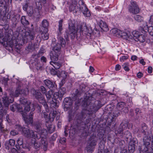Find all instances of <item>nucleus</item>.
<instances>
[{
    "instance_id": "32",
    "label": "nucleus",
    "mask_w": 153,
    "mask_h": 153,
    "mask_svg": "<svg viewBox=\"0 0 153 153\" xmlns=\"http://www.w3.org/2000/svg\"><path fill=\"white\" fill-rule=\"evenodd\" d=\"M56 113V111H53L51 112L49 114L50 121L51 122L53 120L54 118L55 117Z\"/></svg>"
},
{
    "instance_id": "50",
    "label": "nucleus",
    "mask_w": 153,
    "mask_h": 153,
    "mask_svg": "<svg viewBox=\"0 0 153 153\" xmlns=\"http://www.w3.org/2000/svg\"><path fill=\"white\" fill-rule=\"evenodd\" d=\"M17 142L19 145L21 146L22 145L23 143V137H19L17 141Z\"/></svg>"
},
{
    "instance_id": "10",
    "label": "nucleus",
    "mask_w": 153,
    "mask_h": 153,
    "mask_svg": "<svg viewBox=\"0 0 153 153\" xmlns=\"http://www.w3.org/2000/svg\"><path fill=\"white\" fill-rule=\"evenodd\" d=\"M22 134L27 137H31L34 138H38L37 135L32 130H30L29 129L27 128H24L22 129Z\"/></svg>"
},
{
    "instance_id": "5",
    "label": "nucleus",
    "mask_w": 153,
    "mask_h": 153,
    "mask_svg": "<svg viewBox=\"0 0 153 153\" xmlns=\"http://www.w3.org/2000/svg\"><path fill=\"white\" fill-rule=\"evenodd\" d=\"M31 91V94L39 102L43 105L45 107L47 108L48 105L45 99L44 95L39 91L35 90L34 88L32 89Z\"/></svg>"
},
{
    "instance_id": "12",
    "label": "nucleus",
    "mask_w": 153,
    "mask_h": 153,
    "mask_svg": "<svg viewBox=\"0 0 153 153\" xmlns=\"http://www.w3.org/2000/svg\"><path fill=\"white\" fill-rule=\"evenodd\" d=\"M79 3L81 4L79 7V9L82 12L84 15L87 17L89 16L90 15V12L85 5L84 4L83 2L82 1H80L79 2Z\"/></svg>"
},
{
    "instance_id": "58",
    "label": "nucleus",
    "mask_w": 153,
    "mask_h": 153,
    "mask_svg": "<svg viewBox=\"0 0 153 153\" xmlns=\"http://www.w3.org/2000/svg\"><path fill=\"white\" fill-rule=\"evenodd\" d=\"M128 55L123 56L120 58V61L121 62H123L124 60L127 59H128Z\"/></svg>"
},
{
    "instance_id": "36",
    "label": "nucleus",
    "mask_w": 153,
    "mask_h": 153,
    "mask_svg": "<svg viewBox=\"0 0 153 153\" xmlns=\"http://www.w3.org/2000/svg\"><path fill=\"white\" fill-rule=\"evenodd\" d=\"M123 130L121 128H120L118 130H116L115 133L117 135L119 136L122 137L123 135Z\"/></svg>"
},
{
    "instance_id": "35",
    "label": "nucleus",
    "mask_w": 153,
    "mask_h": 153,
    "mask_svg": "<svg viewBox=\"0 0 153 153\" xmlns=\"http://www.w3.org/2000/svg\"><path fill=\"white\" fill-rule=\"evenodd\" d=\"M41 115L42 118L45 119L47 123L48 121H50L49 117L47 113L46 112H42L41 114Z\"/></svg>"
},
{
    "instance_id": "23",
    "label": "nucleus",
    "mask_w": 153,
    "mask_h": 153,
    "mask_svg": "<svg viewBox=\"0 0 153 153\" xmlns=\"http://www.w3.org/2000/svg\"><path fill=\"white\" fill-rule=\"evenodd\" d=\"M99 26L101 29L104 31L107 32L109 30L106 23L103 22L102 21L100 22Z\"/></svg>"
},
{
    "instance_id": "49",
    "label": "nucleus",
    "mask_w": 153,
    "mask_h": 153,
    "mask_svg": "<svg viewBox=\"0 0 153 153\" xmlns=\"http://www.w3.org/2000/svg\"><path fill=\"white\" fill-rule=\"evenodd\" d=\"M126 133H128V134L127 135H126L125 136V137L126 138L127 140H130V141L132 139L131 134V133L128 131H126Z\"/></svg>"
},
{
    "instance_id": "17",
    "label": "nucleus",
    "mask_w": 153,
    "mask_h": 153,
    "mask_svg": "<svg viewBox=\"0 0 153 153\" xmlns=\"http://www.w3.org/2000/svg\"><path fill=\"white\" fill-rule=\"evenodd\" d=\"M57 101L55 99H52V100H49L48 101V104L50 105V107L51 108H56L58 107L57 104Z\"/></svg>"
},
{
    "instance_id": "3",
    "label": "nucleus",
    "mask_w": 153,
    "mask_h": 153,
    "mask_svg": "<svg viewBox=\"0 0 153 153\" xmlns=\"http://www.w3.org/2000/svg\"><path fill=\"white\" fill-rule=\"evenodd\" d=\"M13 101V99H9V98L7 96V94H5L2 98L3 103L4 107H2V105H0V113H1L0 114L2 115V116L5 115L7 121L9 123L11 122V120L9 119L8 115L6 114L9 104L12 103Z\"/></svg>"
},
{
    "instance_id": "44",
    "label": "nucleus",
    "mask_w": 153,
    "mask_h": 153,
    "mask_svg": "<svg viewBox=\"0 0 153 153\" xmlns=\"http://www.w3.org/2000/svg\"><path fill=\"white\" fill-rule=\"evenodd\" d=\"M62 22L63 21L62 20H61L59 22V33L60 34L61 33V31L63 30L62 28Z\"/></svg>"
},
{
    "instance_id": "31",
    "label": "nucleus",
    "mask_w": 153,
    "mask_h": 153,
    "mask_svg": "<svg viewBox=\"0 0 153 153\" xmlns=\"http://www.w3.org/2000/svg\"><path fill=\"white\" fill-rule=\"evenodd\" d=\"M126 106V104L123 102H120L117 103V108L119 110H121L122 108Z\"/></svg>"
},
{
    "instance_id": "29",
    "label": "nucleus",
    "mask_w": 153,
    "mask_h": 153,
    "mask_svg": "<svg viewBox=\"0 0 153 153\" xmlns=\"http://www.w3.org/2000/svg\"><path fill=\"white\" fill-rule=\"evenodd\" d=\"M65 88L62 87L59 90V92L56 93V95L59 94V97H61L65 94Z\"/></svg>"
},
{
    "instance_id": "11",
    "label": "nucleus",
    "mask_w": 153,
    "mask_h": 153,
    "mask_svg": "<svg viewBox=\"0 0 153 153\" xmlns=\"http://www.w3.org/2000/svg\"><path fill=\"white\" fill-rule=\"evenodd\" d=\"M30 104H27L24 106V110L25 112L29 111L30 110L31 112H33L35 110V108L36 107L39 110L41 109V106L38 104L35 105L34 104H31L29 102Z\"/></svg>"
},
{
    "instance_id": "57",
    "label": "nucleus",
    "mask_w": 153,
    "mask_h": 153,
    "mask_svg": "<svg viewBox=\"0 0 153 153\" xmlns=\"http://www.w3.org/2000/svg\"><path fill=\"white\" fill-rule=\"evenodd\" d=\"M14 127L15 129H16L19 131H22V129L24 128L20 125H16Z\"/></svg>"
},
{
    "instance_id": "8",
    "label": "nucleus",
    "mask_w": 153,
    "mask_h": 153,
    "mask_svg": "<svg viewBox=\"0 0 153 153\" xmlns=\"http://www.w3.org/2000/svg\"><path fill=\"white\" fill-rule=\"evenodd\" d=\"M58 40L59 43H57L54 46L53 48V51L52 52H55L56 53H60V50L61 46L62 47H65L66 45V42L65 39L61 37H59Z\"/></svg>"
},
{
    "instance_id": "43",
    "label": "nucleus",
    "mask_w": 153,
    "mask_h": 153,
    "mask_svg": "<svg viewBox=\"0 0 153 153\" xmlns=\"http://www.w3.org/2000/svg\"><path fill=\"white\" fill-rule=\"evenodd\" d=\"M0 7H3L5 9L6 8V4L5 1L4 0H0Z\"/></svg>"
},
{
    "instance_id": "30",
    "label": "nucleus",
    "mask_w": 153,
    "mask_h": 153,
    "mask_svg": "<svg viewBox=\"0 0 153 153\" xmlns=\"http://www.w3.org/2000/svg\"><path fill=\"white\" fill-rule=\"evenodd\" d=\"M21 21L22 24L24 26H27L29 24V22L26 19L25 16H22Z\"/></svg>"
},
{
    "instance_id": "7",
    "label": "nucleus",
    "mask_w": 153,
    "mask_h": 153,
    "mask_svg": "<svg viewBox=\"0 0 153 153\" xmlns=\"http://www.w3.org/2000/svg\"><path fill=\"white\" fill-rule=\"evenodd\" d=\"M46 0H36V7L34 10L33 16L36 18H39L41 13L42 5L39 2H42L45 4L46 3Z\"/></svg>"
},
{
    "instance_id": "39",
    "label": "nucleus",
    "mask_w": 153,
    "mask_h": 153,
    "mask_svg": "<svg viewBox=\"0 0 153 153\" xmlns=\"http://www.w3.org/2000/svg\"><path fill=\"white\" fill-rule=\"evenodd\" d=\"M35 126L36 131L37 132H40L42 129L41 126V124L39 123H36L35 124Z\"/></svg>"
},
{
    "instance_id": "37",
    "label": "nucleus",
    "mask_w": 153,
    "mask_h": 153,
    "mask_svg": "<svg viewBox=\"0 0 153 153\" xmlns=\"http://www.w3.org/2000/svg\"><path fill=\"white\" fill-rule=\"evenodd\" d=\"M32 59H33L32 58ZM34 59L35 61L36 62L35 63V65L36 68V69L37 70H39L41 68V66L40 64V62L38 60L37 58L36 59L34 58V59Z\"/></svg>"
},
{
    "instance_id": "20",
    "label": "nucleus",
    "mask_w": 153,
    "mask_h": 153,
    "mask_svg": "<svg viewBox=\"0 0 153 153\" xmlns=\"http://www.w3.org/2000/svg\"><path fill=\"white\" fill-rule=\"evenodd\" d=\"M60 53L55 52H52L50 53V57L51 61H56L58 60V56Z\"/></svg>"
},
{
    "instance_id": "21",
    "label": "nucleus",
    "mask_w": 153,
    "mask_h": 153,
    "mask_svg": "<svg viewBox=\"0 0 153 153\" xmlns=\"http://www.w3.org/2000/svg\"><path fill=\"white\" fill-rule=\"evenodd\" d=\"M147 127L145 123L142 124L141 127L138 130L139 133H141L144 135L146 134Z\"/></svg>"
},
{
    "instance_id": "51",
    "label": "nucleus",
    "mask_w": 153,
    "mask_h": 153,
    "mask_svg": "<svg viewBox=\"0 0 153 153\" xmlns=\"http://www.w3.org/2000/svg\"><path fill=\"white\" fill-rule=\"evenodd\" d=\"M94 148L89 144L87 146L86 148V149L88 152H89L92 151Z\"/></svg>"
},
{
    "instance_id": "48",
    "label": "nucleus",
    "mask_w": 153,
    "mask_h": 153,
    "mask_svg": "<svg viewBox=\"0 0 153 153\" xmlns=\"http://www.w3.org/2000/svg\"><path fill=\"white\" fill-rule=\"evenodd\" d=\"M38 132L41 135L46 136L47 134V131L44 128L41 129L40 131Z\"/></svg>"
},
{
    "instance_id": "45",
    "label": "nucleus",
    "mask_w": 153,
    "mask_h": 153,
    "mask_svg": "<svg viewBox=\"0 0 153 153\" xmlns=\"http://www.w3.org/2000/svg\"><path fill=\"white\" fill-rule=\"evenodd\" d=\"M20 101L21 103L22 104L25 105L26 104H28L27 99L24 97H21L20 99Z\"/></svg>"
},
{
    "instance_id": "42",
    "label": "nucleus",
    "mask_w": 153,
    "mask_h": 153,
    "mask_svg": "<svg viewBox=\"0 0 153 153\" xmlns=\"http://www.w3.org/2000/svg\"><path fill=\"white\" fill-rule=\"evenodd\" d=\"M52 92V91H49L47 92L45 94L46 96V98L47 99V101H48L49 100H52L53 99L51 97V93Z\"/></svg>"
},
{
    "instance_id": "52",
    "label": "nucleus",
    "mask_w": 153,
    "mask_h": 153,
    "mask_svg": "<svg viewBox=\"0 0 153 153\" xmlns=\"http://www.w3.org/2000/svg\"><path fill=\"white\" fill-rule=\"evenodd\" d=\"M30 9L27 11V12L29 16H31L33 15L34 10H33V9L32 7H30Z\"/></svg>"
},
{
    "instance_id": "2",
    "label": "nucleus",
    "mask_w": 153,
    "mask_h": 153,
    "mask_svg": "<svg viewBox=\"0 0 153 153\" xmlns=\"http://www.w3.org/2000/svg\"><path fill=\"white\" fill-rule=\"evenodd\" d=\"M112 31L116 35H118L123 39L128 42L132 41L134 39L136 41L137 38H138L140 35L139 32L136 31H133L131 33L128 30L123 31L115 28Z\"/></svg>"
},
{
    "instance_id": "19",
    "label": "nucleus",
    "mask_w": 153,
    "mask_h": 153,
    "mask_svg": "<svg viewBox=\"0 0 153 153\" xmlns=\"http://www.w3.org/2000/svg\"><path fill=\"white\" fill-rule=\"evenodd\" d=\"M98 140V137L95 135H94L91 136L89 139V140L91 141L90 144L94 148L95 146L97 145V141Z\"/></svg>"
},
{
    "instance_id": "22",
    "label": "nucleus",
    "mask_w": 153,
    "mask_h": 153,
    "mask_svg": "<svg viewBox=\"0 0 153 153\" xmlns=\"http://www.w3.org/2000/svg\"><path fill=\"white\" fill-rule=\"evenodd\" d=\"M41 148L44 151H46L48 148V143L46 139L42 138L41 139Z\"/></svg>"
},
{
    "instance_id": "60",
    "label": "nucleus",
    "mask_w": 153,
    "mask_h": 153,
    "mask_svg": "<svg viewBox=\"0 0 153 153\" xmlns=\"http://www.w3.org/2000/svg\"><path fill=\"white\" fill-rule=\"evenodd\" d=\"M5 16V14L4 12L0 9V20L3 19Z\"/></svg>"
},
{
    "instance_id": "4",
    "label": "nucleus",
    "mask_w": 153,
    "mask_h": 153,
    "mask_svg": "<svg viewBox=\"0 0 153 153\" xmlns=\"http://www.w3.org/2000/svg\"><path fill=\"white\" fill-rule=\"evenodd\" d=\"M152 139L153 136L151 134L148 136H145L143 139L144 144L140 150V153H153V152H149V150L151 149V148L149 147L150 141H152Z\"/></svg>"
},
{
    "instance_id": "24",
    "label": "nucleus",
    "mask_w": 153,
    "mask_h": 153,
    "mask_svg": "<svg viewBox=\"0 0 153 153\" xmlns=\"http://www.w3.org/2000/svg\"><path fill=\"white\" fill-rule=\"evenodd\" d=\"M77 2H75L74 4H72L69 6V10L70 12H75L76 13L78 9V6L77 5Z\"/></svg>"
},
{
    "instance_id": "38",
    "label": "nucleus",
    "mask_w": 153,
    "mask_h": 153,
    "mask_svg": "<svg viewBox=\"0 0 153 153\" xmlns=\"http://www.w3.org/2000/svg\"><path fill=\"white\" fill-rule=\"evenodd\" d=\"M34 139V140H33L32 142V143L33 144V147L35 149H37L39 148L40 146V145L39 143H38L36 140Z\"/></svg>"
},
{
    "instance_id": "54",
    "label": "nucleus",
    "mask_w": 153,
    "mask_h": 153,
    "mask_svg": "<svg viewBox=\"0 0 153 153\" xmlns=\"http://www.w3.org/2000/svg\"><path fill=\"white\" fill-rule=\"evenodd\" d=\"M86 87L85 85V84L83 83L82 84L79 86V90L82 92H84Z\"/></svg>"
},
{
    "instance_id": "56",
    "label": "nucleus",
    "mask_w": 153,
    "mask_h": 153,
    "mask_svg": "<svg viewBox=\"0 0 153 153\" xmlns=\"http://www.w3.org/2000/svg\"><path fill=\"white\" fill-rule=\"evenodd\" d=\"M122 112H123L124 114H126L128 113V109L127 107L125 106L123 108H122L120 110Z\"/></svg>"
},
{
    "instance_id": "47",
    "label": "nucleus",
    "mask_w": 153,
    "mask_h": 153,
    "mask_svg": "<svg viewBox=\"0 0 153 153\" xmlns=\"http://www.w3.org/2000/svg\"><path fill=\"white\" fill-rule=\"evenodd\" d=\"M128 123L126 122L125 123H122L120 126V128H121L123 130L127 128Z\"/></svg>"
},
{
    "instance_id": "27",
    "label": "nucleus",
    "mask_w": 153,
    "mask_h": 153,
    "mask_svg": "<svg viewBox=\"0 0 153 153\" xmlns=\"http://www.w3.org/2000/svg\"><path fill=\"white\" fill-rule=\"evenodd\" d=\"M80 29L81 31L82 32H85V34H86L87 33H89L88 29L85 23H83L81 25Z\"/></svg>"
},
{
    "instance_id": "13",
    "label": "nucleus",
    "mask_w": 153,
    "mask_h": 153,
    "mask_svg": "<svg viewBox=\"0 0 153 153\" xmlns=\"http://www.w3.org/2000/svg\"><path fill=\"white\" fill-rule=\"evenodd\" d=\"M27 113H24L22 114V117L26 123L27 124L32 123L33 116V113L30 112V115H27Z\"/></svg>"
},
{
    "instance_id": "41",
    "label": "nucleus",
    "mask_w": 153,
    "mask_h": 153,
    "mask_svg": "<svg viewBox=\"0 0 153 153\" xmlns=\"http://www.w3.org/2000/svg\"><path fill=\"white\" fill-rule=\"evenodd\" d=\"M20 94L26 96L28 94V90L27 89H22L20 87Z\"/></svg>"
},
{
    "instance_id": "33",
    "label": "nucleus",
    "mask_w": 153,
    "mask_h": 153,
    "mask_svg": "<svg viewBox=\"0 0 153 153\" xmlns=\"http://www.w3.org/2000/svg\"><path fill=\"white\" fill-rule=\"evenodd\" d=\"M145 40V37L142 34L140 35L138 38H137V40L136 41H139L141 42H143Z\"/></svg>"
},
{
    "instance_id": "46",
    "label": "nucleus",
    "mask_w": 153,
    "mask_h": 153,
    "mask_svg": "<svg viewBox=\"0 0 153 153\" xmlns=\"http://www.w3.org/2000/svg\"><path fill=\"white\" fill-rule=\"evenodd\" d=\"M134 19L138 22H141L143 20V18L139 15H136L134 16Z\"/></svg>"
},
{
    "instance_id": "64",
    "label": "nucleus",
    "mask_w": 153,
    "mask_h": 153,
    "mask_svg": "<svg viewBox=\"0 0 153 153\" xmlns=\"http://www.w3.org/2000/svg\"><path fill=\"white\" fill-rule=\"evenodd\" d=\"M66 139L64 137L61 138L59 140V142L62 144H64L66 142Z\"/></svg>"
},
{
    "instance_id": "59",
    "label": "nucleus",
    "mask_w": 153,
    "mask_h": 153,
    "mask_svg": "<svg viewBox=\"0 0 153 153\" xmlns=\"http://www.w3.org/2000/svg\"><path fill=\"white\" fill-rule=\"evenodd\" d=\"M18 134V132L15 130H12L10 132V134L12 136H15Z\"/></svg>"
},
{
    "instance_id": "53",
    "label": "nucleus",
    "mask_w": 153,
    "mask_h": 153,
    "mask_svg": "<svg viewBox=\"0 0 153 153\" xmlns=\"http://www.w3.org/2000/svg\"><path fill=\"white\" fill-rule=\"evenodd\" d=\"M40 90L43 94H45L47 92L46 89L43 86H42L40 87Z\"/></svg>"
},
{
    "instance_id": "18",
    "label": "nucleus",
    "mask_w": 153,
    "mask_h": 153,
    "mask_svg": "<svg viewBox=\"0 0 153 153\" xmlns=\"http://www.w3.org/2000/svg\"><path fill=\"white\" fill-rule=\"evenodd\" d=\"M20 87H18L16 89L15 92L11 91L10 92V95L12 97H17L20 94Z\"/></svg>"
},
{
    "instance_id": "61",
    "label": "nucleus",
    "mask_w": 153,
    "mask_h": 153,
    "mask_svg": "<svg viewBox=\"0 0 153 153\" xmlns=\"http://www.w3.org/2000/svg\"><path fill=\"white\" fill-rule=\"evenodd\" d=\"M135 113L136 115L137 116H138V115L139 116L141 113V110L138 108H136L135 110Z\"/></svg>"
},
{
    "instance_id": "1",
    "label": "nucleus",
    "mask_w": 153,
    "mask_h": 153,
    "mask_svg": "<svg viewBox=\"0 0 153 153\" xmlns=\"http://www.w3.org/2000/svg\"><path fill=\"white\" fill-rule=\"evenodd\" d=\"M101 107L100 102L97 101L94 104L88 99L83 104V109L78 118L80 120L85 119L87 115L95 113Z\"/></svg>"
},
{
    "instance_id": "25",
    "label": "nucleus",
    "mask_w": 153,
    "mask_h": 153,
    "mask_svg": "<svg viewBox=\"0 0 153 153\" xmlns=\"http://www.w3.org/2000/svg\"><path fill=\"white\" fill-rule=\"evenodd\" d=\"M50 64L52 65L53 68L56 70L59 69L61 67L62 65L61 64L58 62H55V61H51L50 62Z\"/></svg>"
},
{
    "instance_id": "40",
    "label": "nucleus",
    "mask_w": 153,
    "mask_h": 153,
    "mask_svg": "<svg viewBox=\"0 0 153 153\" xmlns=\"http://www.w3.org/2000/svg\"><path fill=\"white\" fill-rule=\"evenodd\" d=\"M37 44L35 43L33 44H29L28 46L27 47V49L29 50H33L37 48Z\"/></svg>"
},
{
    "instance_id": "15",
    "label": "nucleus",
    "mask_w": 153,
    "mask_h": 153,
    "mask_svg": "<svg viewBox=\"0 0 153 153\" xmlns=\"http://www.w3.org/2000/svg\"><path fill=\"white\" fill-rule=\"evenodd\" d=\"M15 141L13 139H10L5 141L4 143L5 148L7 150L11 149L15 145Z\"/></svg>"
},
{
    "instance_id": "26",
    "label": "nucleus",
    "mask_w": 153,
    "mask_h": 153,
    "mask_svg": "<svg viewBox=\"0 0 153 153\" xmlns=\"http://www.w3.org/2000/svg\"><path fill=\"white\" fill-rule=\"evenodd\" d=\"M42 27L44 28L45 32L48 31V27L49 25L48 22L46 19H44L41 23Z\"/></svg>"
},
{
    "instance_id": "6",
    "label": "nucleus",
    "mask_w": 153,
    "mask_h": 153,
    "mask_svg": "<svg viewBox=\"0 0 153 153\" xmlns=\"http://www.w3.org/2000/svg\"><path fill=\"white\" fill-rule=\"evenodd\" d=\"M78 29L76 28L72 23H69L68 30H66L65 33H66L67 38L69 36L71 38H74L76 35Z\"/></svg>"
},
{
    "instance_id": "63",
    "label": "nucleus",
    "mask_w": 153,
    "mask_h": 153,
    "mask_svg": "<svg viewBox=\"0 0 153 153\" xmlns=\"http://www.w3.org/2000/svg\"><path fill=\"white\" fill-rule=\"evenodd\" d=\"M61 76L64 78H66L67 76V73L64 71H62L61 73Z\"/></svg>"
},
{
    "instance_id": "16",
    "label": "nucleus",
    "mask_w": 153,
    "mask_h": 153,
    "mask_svg": "<svg viewBox=\"0 0 153 153\" xmlns=\"http://www.w3.org/2000/svg\"><path fill=\"white\" fill-rule=\"evenodd\" d=\"M135 141L134 138L130 141L128 147V150L130 153H133L135 149Z\"/></svg>"
},
{
    "instance_id": "14",
    "label": "nucleus",
    "mask_w": 153,
    "mask_h": 153,
    "mask_svg": "<svg viewBox=\"0 0 153 153\" xmlns=\"http://www.w3.org/2000/svg\"><path fill=\"white\" fill-rule=\"evenodd\" d=\"M44 82L46 86L50 89L54 90L56 88V85L55 83L52 81L47 79L44 80Z\"/></svg>"
},
{
    "instance_id": "34",
    "label": "nucleus",
    "mask_w": 153,
    "mask_h": 153,
    "mask_svg": "<svg viewBox=\"0 0 153 153\" xmlns=\"http://www.w3.org/2000/svg\"><path fill=\"white\" fill-rule=\"evenodd\" d=\"M40 31L42 33V34H43V35L42 36V37L45 40L48 39V34L47 33V31L45 32V30L43 31L42 30H40Z\"/></svg>"
},
{
    "instance_id": "62",
    "label": "nucleus",
    "mask_w": 153,
    "mask_h": 153,
    "mask_svg": "<svg viewBox=\"0 0 153 153\" xmlns=\"http://www.w3.org/2000/svg\"><path fill=\"white\" fill-rule=\"evenodd\" d=\"M17 108V106L15 105H13L10 107V109L13 111H14Z\"/></svg>"
},
{
    "instance_id": "9",
    "label": "nucleus",
    "mask_w": 153,
    "mask_h": 153,
    "mask_svg": "<svg viewBox=\"0 0 153 153\" xmlns=\"http://www.w3.org/2000/svg\"><path fill=\"white\" fill-rule=\"evenodd\" d=\"M128 10L130 13L134 14H137L139 12V8L135 1H131V4L129 6Z\"/></svg>"
},
{
    "instance_id": "28",
    "label": "nucleus",
    "mask_w": 153,
    "mask_h": 153,
    "mask_svg": "<svg viewBox=\"0 0 153 153\" xmlns=\"http://www.w3.org/2000/svg\"><path fill=\"white\" fill-rule=\"evenodd\" d=\"M44 50L43 49H40L37 54L33 53L32 55L31 58L32 59H34V58L36 59L39 57L44 53Z\"/></svg>"
},
{
    "instance_id": "55",
    "label": "nucleus",
    "mask_w": 153,
    "mask_h": 153,
    "mask_svg": "<svg viewBox=\"0 0 153 153\" xmlns=\"http://www.w3.org/2000/svg\"><path fill=\"white\" fill-rule=\"evenodd\" d=\"M147 31L149 32V34L152 36H153V27L150 26L148 29Z\"/></svg>"
}]
</instances>
